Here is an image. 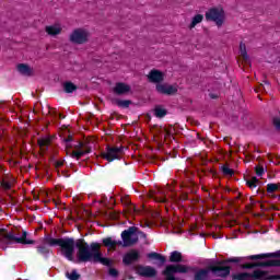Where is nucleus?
Segmentation results:
<instances>
[{
    "label": "nucleus",
    "instance_id": "nucleus-1",
    "mask_svg": "<svg viewBox=\"0 0 280 280\" xmlns=\"http://www.w3.org/2000/svg\"><path fill=\"white\" fill-rule=\"evenodd\" d=\"M48 246L60 247V253L68 261H73V253L75 247L78 248L77 257L78 261L86 264L92 261L93 264H102L103 266H113V260L102 257L100 252L101 245L98 243H92L91 245L83 240L73 241V238H48L46 240Z\"/></svg>",
    "mask_w": 280,
    "mask_h": 280
},
{
    "label": "nucleus",
    "instance_id": "nucleus-2",
    "mask_svg": "<svg viewBox=\"0 0 280 280\" xmlns=\"http://www.w3.org/2000/svg\"><path fill=\"white\" fill-rule=\"evenodd\" d=\"M0 244L10 245V244H34V241L27 238V232L23 231L21 236H16L14 232H5L0 230Z\"/></svg>",
    "mask_w": 280,
    "mask_h": 280
},
{
    "label": "nucleus",
    "instance_id": "nucleus-3",
    "mask_svg": "<svg viewBox=\"0 0 280 280\" xmlns=\"http://www.w3.org/2000/svg\"><path fill=\"white\" fill-rule=\"evenodd\" d=\"M91 38V33L86 28H75L69 36L70 43L84 45Z\"/></svg>",
    "mask_w": 280,
    "mask_h": 280
},
{
    "label": "nucleus",
    "instance_id": "nucleus-4",
    "mask_svg": "<svg viewBox=\"0 0 280 280\" xmlns=\"http://www.w3.org/2000/svg\"><path fill=\"white\" fill-rule=\"evenodd\" d=\"M207 21H213L218 27H222L224 24V9L222 8H212L208 12H206Z\"/></svg>",
    "mask_w": 280,
    "mask_h": 280
},
{
    "label": "nucleus",
    "instance_id": "nucleus-5",
    "mask_svg": "<svg viewBox=\"0 0 280 280\" xmlns=\"http://www.w3.org/2000/svg\"><path fill=\"white\" fill-rule=\"evenodd\" d=\"M122 246H135L139 242V235H137V228L131 226L121 233Z\"/></svg>",
    "mask_w": 280,
    "mask_h": 280
},
{
    "label": "nucleus",
    "instance_id": "nucleus-6",
    "mask_svg": "<svg viewBox=\"0 0 280 280\" xmlns=\"http://www.w3.org/2000/svg\"><path fill=\"white\" fill-rule=\"evenodd\" d=\"M234 280H268V272L255 270L252 273H236L233 276Z\"/></svg>",
    "mask_w": 280,
    "mask_h": 280
},
{
    "label": "nucleus",
    "instance_id": "nucleus-7",
    "mask_svg": "<svg viewBox=\"0 0 280 280\" xmlns=\"http://www.w3.org/2000/svg\"><path fill=\"white\" fill-rule=\"evenodd\" d=\"M124 154V147H108L105 152L102 153L103 159L105 161H108L109 163L117 160L121 159Z\"/></svg>",
    "mask_w": 280,
    "mask_h": 280
},
{
    "label": "nucleus",
    "instance_id": "nucleus-8",
    "mask_svg": "<svg viewBox=\"0 0 280 280\" xmlns=\"http://www.w3.org/2000/svg\"><path fill=\"white\" fill-rule=\"evenodd\" d=\"M209 270H211V272H213V275H215V277H229L231 275V267L224 265V262H219L214 266H211L209 268Z\"/></svg>",
    "mask_w": 280,
    "mask_h": 280
},
{
    "label": "nucleus",
    "instance_id": "nucleus-9",
    "mask_svg": "<svg viewBox=\"0 0 280 280\" xmlns=\"http://www.w3.org/2000/svg\"><path fill=\"white\" fill-rule=\"evenodd\" d=\"M155 91L162 95H176V93H178V86L167 83H159L155 86Z\"/></svg>",
    "mask_w": 280,
    "mask_h": 280
},
{
    "label": "nucleus",
    "instance_id": "nucleus-10",
    "mask_svg": "<svg viewBox=\"0 0 280 280\" xmlns=\"http://www.w3.org/2000/svg\"><path fill=\"white\" fill-rule=\"evenodd\" d=\"M133 270L140 277H148V278L156 277V269H154V267H151V266L137 265L133 267Z\"/></svg>",
    "mask_w": 280,
    "mask_h": 280
},
{
    "label": "nucleus",
    "instance_id": "nucleus-11",
    "mask_svg": "<svg viewBox=\"0 0 280 280\" xmlns=\"http://www.w3.org/2000/svg\"><path fill=\"white\" fill-rule=\"evenodd\" d=\"M148 80L153 84H161V82L165 80V73H163L161 70L153 69L149 72Z\"/></svg>",
    "mask_w": 280,
    "mask_h": 280
},
{
    "label": "nucleus",
    "instance_id": "nucleus-12",
    "mask_svg": "<svg viewBox=\"0 0 280 280\" xmlns=\"http://www.w3.org/2000/svg\"><path fill=\"white\" fill-rule=\"evenodd\" d=\"M141 255L139 254V250L132 249L129 253L125 254L122 258V262L125 266H130V264H135V261H139Z\"/></svg>",
    "mask_w": 280,
    "mask_h": 280
},
{
    "label": "nucleus",
    "instance_id": "nucleus-13",
    "mask_svg": "<svg viewBox=\"0 0 280 280\" xmlns=\"http://www.w3.org/2000/svg\"><path fill=\"white\" fill-rule=\"evenodd\" d=\"M77 150L72 151L70 153V156L72 159H77V161H79V159H82V156H84V154H89V152H91V149L89 147H84V144L79 143L78 147H75Z\"/></svg>",
    "mask_w": 280,
    "mask_h": 280
},
{
    "label": "nucleus",
    "instance_id": "nucleus-14",
    "mask_svg": "<svg viewBox=\"0 0 280 280\" xmlns=\"http://www.w3.org/2000/svg\"><path fill=\"white\" fill-rule=\"evenodd\" d=\"M45 32H46V34H48V36H58L60 34H62V25H60L58 23L48 25L45 27Z\"/></svg>",
    "mask_w": 280,
    "mask_h": 280
},
{
    "label": "nucleus",
    "instance_id": "nucleus-15",
    "mask_svg": "<svg viewBox=\"0 0 280 280\" xmlns=\"http://www.w3.org/2000/svg\"><path fill=\"white\" fill-rule=\"evenodd\" d=\"M16 185V178L13 176H5L1 182V187L4 191L12 189Z\"/></svg>",
    "mask_w": 280,
    "mask_h": 280
},
{
    "label": "nucleus",
    "instance_id": "nucleus-16",
    "mask_svg": "<svg viewBox=\"0 0 280 280\" xmlns=\"http://www.w3.org/2000/svg\"><path fill=\"white\" fill-rule=\"evenodd\" d=\"M114 93H116V95H126V93H130V85L126 83H116Z\"/></svg>",
    "mask_w": 280,
    "mask_h": 280
},
{
    "label": "nucleus",
    "instance_id": "nucleus-17",
    "mask_svg": "<svg viewBox=\"0 0 280 280\" xmlns=\"http://www.w3.org/2000/svg\"><path fill=\"white\" fill-rule=\"evenodd\" d=\"M151 198L155 200V202H167V199H165V190L158 189L155 194L151 195Z\"/></svg>",
    "mask_w": 280,
    "mask_h": 280
},
{
    "label": "nucleus",
    "instance_id": "nucleus-18",
    "mask_svg": "<svg viewBox=\"0 0 280 280\" xmlns=\"http://www.w3.org/2000/svg\"><path fill=\"white\" fill-rule=\"evenodd\" d=\"M170 261L172 264H180V261H183V254L178 250L172 252L170 256Z\"/></svg>",
    "mask_w": 280,
    "mask_h": 280
},
{
    "label": "nucleus",
    "instance_id": "nucleus-19",
    "mask_svg": "<svg viewBox=\"0 0 280 280\" xmlns=\"http://www.w3.org/2000/svg\"><path fill=\"white\" fill-rule=\"evenodd\" d=\"M50 143H51V138L48 136L40 138L38 140V145H39L40 150H43L44 152H45V150H47V148H49Z\"/></svg>",
    "mask_w": 280,
    "mask_h": 280
},
{
    "label": "nucleus",
    "instance_id": "nucleus-20",
    "mask_svg": "<svg viewBox=\"0 0 280 280\" xmlns=\"http://www.w3.org/2000/svg\"><path fill=\"white\" fill-rule=\"evenodd\" d=\"M18 71H20L22 75H32L33 73L32 68L25 63H20L18 66Z\"/></svg>",
    "mask_w": 280,
    "mask_h": 280
},
{
    "label": "nucleus",
    "instance_id": "nucleus-21",
    "mask_svg": "<svg viewBox=\"0 0 280 280\" xmlns=\"http://www.w3.org/2000/svg\"><path fill=\"white\" fill-rule=\"evenodd\" d=\"M103 244H104V246H106L107 248H113V249H115V248H117V245H118V244H121V242H117V241H115V240L108 237V238L103 240Z\"/></svg>",
    "mask_w": 280,
    "mask_h": 280
},
{
    "label": "nucleus",
    "instance_id": "nucleus-22",
    "mask_svg": "<svg viewBox=\"0 0 280 280\" xmlns=\"http://www.w3.org/2000/svg\"><path fill=\"white\" fill-rule=\"evenodd\" d=\"M203 19L205 16L202 14L195 15L189 24V30H194L196 25H198L199 23H202Z\"/></svg>",
    "mask_w": 280,
    "mask_h": 280
},
{
    "label": "nucleus",
    "instance_id": "nucleus-23",
    "mask_svg": "<svg viewBox=\"0 0 280 280\" xmlns=\"http://www.w3.org/2000/svg\"><path fill=\"white\" fill-rule=\"evenodd\" d=\"M209 277V269H200L195 273V280H207Z\"/></svg>",
    "mask_w": 280,
    "mask_h": 280
},
{
    "label": "nucleus",
    "instance_id": "nucleus-24",
    "mask_svg": "<svg viewBox=\"0 0 280 280\" xmlns=\"http://www.w3.org/2000/svg\"><path fill=\"white\" fill-rule=\"evenodd\" d=\"M77 89L78 86H75V84H73L72 82L63 83V91H66V93H73V91H75Z\"/></svg>",
    "mask_w": 280,
    "mask_h": 280
},
{
    "label": "nucleus",
    "instance_id": "nucleus-25",
    "mask_svg": "<svg viewBox=\"0 0 280 280\" xmlns=\"http://www.w3.org/2000/svg\"><path fill=\"white\" fill-rule=\"evenodd\" d=\"M149 259H158L161 264H165V256H162L159 253H150L148 254Z\"/></svg>",
    "mask_w": 280,
    "mask_h": 280
},
{
    "label": "nucleus",
    "instance_id": "nucleus-26",
    "mask_svg": "<svg viewBox=\"0 0 280 280\" xmlns=\"http://www.w3.org/2000/svg\"><path fill=\"white\" fill-rule=\"evenodd\" d=\"M246 185L249 187V189H255L257 185H259V179L257 177H252L247 179Z\"/></svg>",
    "mask_w": 280,
    "mask_h": 280
},
{
    "label": "nucleus",
    "instance_id": "nucleus-27",
    "mask_svg": "<svg viewBox=\"0 0 280 280\" xmlns=\"http://www.w3.org/2000/svg\"><path fill=\"white\" fill-rule=\"evenodd\" d=\"M266 257H277V254H260L249 256V259H266Z\"/></svg>",
    "mask_w": 280,
    "mask_h": 280
},
{
    "label": "nucleus",
    "instance_id": "nucleus-28",
    "mask_svg": "<svg viewBox=\"0 0 280 280\" xmlns=\"http://www.w3.org/2000/svg\"><path fill=\"white\" fill-rule=\"evenodd\" d=\"M240 52H241L242 58H244V60H248V52H246V44L241 43Z\"/></svg>",
    "mask_w": 280,
    "mask_h": 280
},
{
    "label": "nucleus",
    "instance_id": "nucleus-29",
    "mask_svg": "<svg viewBox=\"0 0 280 280\" xmlns=\"http://www.w3.org/2000/svg\"><path fill=\"white\" fill-rule=\"evenodd\" d=\"M275 191H279V184H268L267 194H275Z\"/></svg>",
    "mask_w": 280,
    "mask_h": 280
},
{
    "label": "nucleus",
    "instance_id": "nucleus-30",
    "mask_svg": "<svg viewBox=\"0 0 280 280\" xmlns=\"http://www.w3.org/2000/svg\"><path fill=\"white\" fill-rule=\"evenodd\" d=\"M37 253H39V255L47 256L49 255V248H47L46 245H39L37 246Z\"/></svg>",
    "mask_w": 280,
    "mask_h": 280
},
{
    "label": "nucleus",
    "instance_id": "nucleus-31",
    "mask_svg": "<svg viewBox=\"0 0 280 280\" xmlns=\"http://www.w3.org/2000/svg\"><path fill=\"white\" fill-rule=\"evenodd\" d=\"M66 276L70 280H79L80 279V273H78L77 270H72L71 272H67Z\"/></svg>",
    "mask_w": 280,
    "mask_h": 280
},
{
    "label": "nucleus",
    "instance_id": "nucleus-32",
    "mask_svg": "<svg viewBox=\"0 0 280 280\" xmlns=\"http://www.w3.org/2000/svg\"><path fill=\"white\" fill-rule=\"evenodd\" d=\"M116 104L120 108H128L130 106L131 102L130 101H121V100H119V101L116 102Z\"/></svg>",
    "mask_w": 280,
    "mask_h": 280
},
{
    "label": "nucleus",
    "instance_id": "nucleus-33",
    "mask_svg": "<svg viewBox=\"0 0 280 280\" xmlns=\"http://www.w3.org/2000/svg\"><path fill=\"white\" fill-rule=\"evenodd\" d=\"M167 115V112L161 107L155 108V117H165Z\"/></svg>",
    "mask_w": 280,
    "mask_h": 280
},
{
    "label": "nucleus",
    "instance_id": "nucleus-34",
    "mask_svg": "<svg viewBox=\"0 0 280 280\" xmlns=\"http://www.w3.org/2000/svg\"><path fill=\"white\" fill-rule=\"evenodd\" d=\"M222 172L225 176H233V170H231L229 166H222Z\"/></svg>",
    "mask_w": 280,
    "mask_h": 280
},
{
    "label": "nucleus",
    "instance_id": "nucleus-35",
    "mask_svg": "<svg viewBox=\"0 0 280 280\" xmlns=\"http://www.w3.org/2000/svg\"><path fill=\"white\" fill-rule=\"evenodd\" d=\"M273 126L277 130H280V117L273 118Z\"/></svg>",
    "mask_w": 280,
    "mask_h": 280
},
{
    "label": "nucleus",
    "instance_id": "nucleus-36",
    "mask_svg": "<svg viewBox=\"0 0 280 280\" xmlns=\"http://www.w3.org/2000/svg\"><path fill=\"white\" fill-rule=\"evenodd\" d=\"M255 172L258 176H264V167L262 166H256Z\"/></svg>",
    "mask_w": 280,
    "mask_h": 280
},
{
    "label": "nucleus",
    "instance_id": "nucleus-37",
    "mask_svg": "<svg viewBox=\"0 0 280 280\" xmlns=\"http://www.w3.org/2000/svg\"><path fill=\"white\" fill-rule=\"evenodd\" d=\"M109 275H110V277H118L119 271H117V269H115V268H110L109 269Z\"/></svg>",
    "mask_w": 280,
    "mask_h": 280
},
{
    "label": "nucleus",
    "instance_id": "nucleus-38",
    "mask_svg": "<svg viewBox=\"0 0 280 280\" xmlns=\"http://www.w3.org/2000/svg\"><path fill=\"white\" fill-rule=\"evenodd\" d=\"M266 266H280V260H271L266 264Z\"/></svg>",
    "mask_w": 280,
    "mask_h": 280
},
{
    "label": "nucleus",
    "instance_id": "nucleus-39",
    "mask_svg": "<svg viewBox=\"0 0 280 280\" xmlns=\"http://www.w3.org/2000/svg\"><path fill=\"white\" fill-rule=\"evenodd\" d=\"M65 165V161H56L55 162V167L58 170V167H62Z\"/></svg>",
    "mask_w": 280,
    "mask_h": 280
},
{
    "label": "nucleus",
    "instance_id": "nucleus-40",
    "mask_svg": "<svg viewBox=\"0 0 280 280\" xmlns=\"http://www.w3.org/2000/svg\"><path fill=\"white\" fill-rule=\"evenodd\" d=\"M69 141H71V138H69L68 140H66V145H67V148H69Z\"/></svg>",
    "mask_w": 280,
    "mask_h": 280
},
{
    "label": "nucleus",
    "instance_id": "nucleus-41",
    "mask_svg": "<svg viewBox=\"0 0 280 280\" xmlns=\"http://www.w3.org/2000/svg\"><path fill=\"white\" fill-rule=\"evenodd\" d=\"M126 205H130V200H128V198L126 199Z\"/></svg>",
    "mask_w": 280,
    "mask_h": 280
},
{
    "label": "nucleus",
    "instance_id": "nucleus-42",
    "mask_svg": "<svg viewBox=\"0 0 280 280\" xmlns=\"http://www.w3.org/2000/svg\"><path fill=\"white\" fill-rule=\"evenodd\" d=\"M230 261H237V258H232L230 259Z\"/></svg>",
    "mask_w": 280,
    "mask_h": 280
}]
</instances>
